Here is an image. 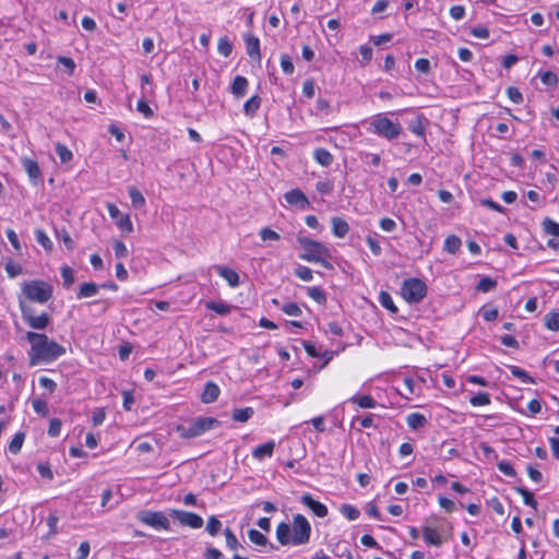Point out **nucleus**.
<instances>
[{
	"label": "nucleus",
	"mask_w": 559,
	"mask_h": 559,
	"mask_svg": "<svg viewBox=\"0 0 559 559\" xmlns=\"http://www.w3.org/2000/svg\"><path fill=\"white\" fill-rule=\"evenodd\" d=\"M25 338L31 344L28 358L32 367L39 362H51L66 354V348L46 334L28 331Z\"/></svg>",
	"instance_id": "f257e3e1"
},
{
	"label": "nucleus",
	"mask_w": 559,
	"mask_h": 559,
	"mask_svg": "<svg viewBox=\"0 0 559 559\" xmlns=\"http://www.w3.org/2000/svg\"><path fill=\"white\" fill-rule=\"evenodd\" d=\"M311 525L302 514L293 516L292 525L281 522L276 527V538L282 546H301L309 543Z\"/></svg>",
	"instance_id": "f03ea898"
},
{
	"label": "nucleus",
	"mask_w": 559,
	"mask_h": 559,
	"mask_svg": "<svg viewBox=\"0 0 559 559\" xmlns=\"http://www.w3.org/2000/svg\"><path fill=\"white\" fill-rule=\"evenodd\" d=\"M52 286L41 280H32L24 282L21 294L19 295V306L21 307V298L26 302L46 304L52 298Z\"/></svg>",
	"instance_id": "7ed1b4c3"
},
{
	"label": "nucleus",
	"mask_w": 559,
	"mask_h": 559,
	"mask_svg": "<svg viewBox=\"0 0 559 559\" xmlns=\"http://www.w3.org/2000/svg\"><path fill=\"white\" fill-rule=\"evenodd\" d=\"M298 242L304 250L299 255L301 260L319 263L328 270L333 269L326 259L331 257L330 250L323 243L307 237H298Z\"/></svg>",
	"instance_id": "20e7f679"
},
{
	"label": "nucleus",
	"mask_w": 559,
	"mask_h": 559,
	"mask_svg": "<svg viewBox=\"0 0 559 559\" xmlns=\"http://www.w3.org/2000/svg\"><path fill=\"white\" fill-rule=\"evenodd\" d=\"M219 426V421L214 417H198L188 425L181 424L176 426V431L183 439H192L200 437L204 432Z\"/></svg>",
	"instance_id": "39448f33"
},
{
	"label": "nucleus",
	"mask_w": 559,
	"mask_h": 559,
	"mask_svg": "<svg viewBox=\"0 0 559 559\" xmlns=\"http://www.w3.org/2000/svg\"><path fill=\"white\" fill-rule=\"evenodd\" d=\"M370 131L381 138L392 141L400 136L402 127L399 122L390 120L386 116L380 114L374 116L370 123Z\"/></svg>",
	"instance_id": "423d86ee"
},
{
	"label": "nucleus",
	"mask_w": 559,
	"mask_h": 559,
	"mask_svg": "<svg viewBox=\"0 0 559 559\" xmlns=\"http://www.w3.org/2000/svg\"><path fill=\"white\" fill-rule=\"evenodd\" d=\"M21 313L24 322L34 330H44L50 322L51 318L47 312L36 316L33 306L21 298Z\"/></svg>",
	"instance_id": "0eeeda50"
},
{
	"label": "nucleus",
	"mask_w": 559,
	"mask_h": 559,
	"mask_svg": "<svg viewBox=\"0 0 559 559\" xmlns=\"http://www.w3.org/2000/svg\"><path fill=\"white\" fill-rule=\"evenodd\" d=\"M401 294L407 302L417 304L426 297L427 286L419 278H407L403 282Z\"/></svg>",
	"instance_id": "6e6552de"
},
{
	"label": "nucleus",
	"mask_w": 559,
	"mask_h": 559,
	"mask_svg": "<svg viewBox=\"0 0 559 559\" xmlns=\"http://www.w3.org/2000/svg\"><path fill=\"white\" fill-rule=\"evenodd\" d=\"M138 519L142 523L150 525L154 528L169 530L170 522L167 516L159 511H141L138 513Z\"/></svg>",
	"instance_id": "1a4fd4ad"
},
{
	"label": "nucleus",
	"mask_w": 559,
	"mask_h": 559,
	"mask_svg": "<svg viewBox=\"0 0 559 559\" xmlns=\"http://www.w3.org/2000/svg\"><path fill=\"white\" fill-rule=\"evenodd\" d=\"M171 515L183 526L200 528L203 526V519L193 512L173 510Z\"/></svg>",
	"instance_id": "9d476101"
},
{
	"label": "nucleus",
	"mask_w": 559,
	"mask_h": 559,
	"mask_svg": "<svg viewBox=\"0 0 559 559\" xmlns=\"http://www.w3.org/2000/svg\"><path fill=\"white\" fill-rule=\"evenodd\" d=\"M300 501L318 518H325L329 513L326 506L316 500L310 493H304Z\"/></svg>",
	"instance_id": "9b49d317"
},
{
	"label": "nucleus",
	"mask_w": 559,
	"mask_h": 559,
	"mask_svg": "<svg viewBox=\"0 0 559 559\" xmlns=\"http://www.w3.org/2000/svg\"><path fill=\"white\" fill-rule=\"evenodd\" d=\"M285 200L290 205H297L300 209H307L309 206V201L304 192L299 189H293L285 193Z\"/></svg>",
	"instance_id": "f8f14e48"
},
{
	"label": "nucleus",
	"mask_w": 559,
	"mask_h": 559,
	"mask_svg": "<svg viewBox=\"0 0 559 559\" xmlns=\"http://www.w3.org/2000/svg\"><path fill=\"white\" fill-rule=\"evenodd\" d=\"M216 273L223 277L230 287H237L240 284L239 275L236 271L233 269H229L227 266L223 265H215L214 266Z\"/></svg>",
	"instance_id": "ddd939ff"
},
{
	"label": "nucleus",
	"mask_w": 559,
	"mask_h": 559,
	"mask_svg": "<svg viewBox=\"0 0 559 559\" xmlns=\"http://www.w3.org/2000/svg\"><path fill=\"white\" fill-rule=\"evenodd\" d=\"M429 123L424 115H418L415 119L408 122V130L417 136L425 138L426 127Z\"/></svg>",
	"instance_id": "4468645a"
},
{
	"label": "nucleus",
	"mask_w": 559,
	"mask_h": 559,
	"mask_svg": "<svg viewBox=\"0 0 559 559\" xmlns=\"http://www.w3.org/2000/svg\"><path fill=\"white\" fill-rule=\"evenodd\" d=\"M221 390L218 385L212 381L205 383L201 401L205 404L215 402L219 396Z\"/></svg>",
	"instance_id": "2eb2a0df"
},
{
	"label": "nucleus",
	"mask_w": 559,
	"mask_h": 559,
	"mask_svg": "<svg viewBox=\"0 0 559 559\" xmlns=\"http://www.w3.org/2000/svg\"><path fill=\"white\" fill-rule=\"evenodd\" d=\"M275 449V441L271 440L263 444L255 447L252 450V456L259 461H262L265 457H271L273 455Z\"/></svg>",
	"instance_id": "dca6fc26"
},
{
	"label": "nucleus",
	"mask_w": 559,
	"mask_h": 559,
	"mask_svg": "<svg viewBox=\"0 0 559 559\" xmlns=\"http://www.w3.org/2000/svg\"><path fill=\"white\" fill-rule=\"evenodd\" d=\"M21 163L31 180L36 181L40 178L41 173L36 160L28 157H23L21 158Z\"/></svg>",
	"instance_id": "f3484780"
},
{
	"label": "nucleus",
	"mask_w": 559,
	"mask_h": 559,
	"mask_svg": "<svg viewBox=\"0 0 559 559\" xmlns=\"http://www.w3.org/2000/svg\"><path fill=\"white\" fill-rule=\"evenodd\" d=\"M246 47H247V53L250 58L260 60L261 59V52H260V40L258 37L248 35L245 37Z\"/></svg>",
	"instance_id": "a211bd4d"
},
{
	"label": "nucleus",
	"mask_w": 559,
	"mask_h": 559,
	"mask_svg": "<svg viewBox=\"0 0 559 559\" xmlns=\"http://www.w3.org/2000/svg\"><path fill=\"white\" fill-rule=\"evenodd\" d=\"M331 225H332V233L337 238H344L349 230L348 223L345 219H343L342 217H337V216L332 217Z\"/></svg>",
	"instance_id": "6ab92c4d"
},
{
	"label": "nucleus",
	"mask_w": 559,
	"mask_h": 559,
	"mask_svg": "<svg viewBox=\"0 0 559 559\" xmlns=\"http://www.w3.org/2000/svg\"><path fill=\"white\" fill-rule=\"evenodd\" d=\"M423 533H424L425 543L427 545H432V546L439 547L443 544L441 536L438 534V532L435 528H432L430 526H424Z\"/></svg>",
	"instance_id": "aec40b11"
},
{
	"label": "nucleus",
	"mask_w": 559,
	"mask_h": 559,
	"mask_svg": "<svg viewBox=\"0 0 559 559\" xmlns=\"http://www.w3.org/2000/svg\"><path fill=\"white\" fill-rule=\"evenodd\" d=\"M100 286L95 283H83L76 294L78 299L93 297L98 294Z\"/></svg>",
	"instance_id": "412c9836"
},
{
	"label": "nucleus",
	"mask_w": 559,
	"mask_h": 559,
	"mask_svg": "<svg viewBox=\"0 0 559 559\" xmlns=\"http://www.w3.org/2000/svg\"><path fill=\"white\" fill-rule=\"evenodd\" d=\"M128 194L130 197L131 204L134 209H142L145 206V198L138 188H135L134 186L129 187Z\"/></svg>",
	"instance_id": "4be33fe9"
},
{
	"label": "nucleus",
	"mask_w": 559,
	"mask_h": 559,
	"mask_svg": "<svg viewBox=\"0 0 559 559\" xmlns=\"http://www.w3.org/2000/svg\"><path fill=\"white\" fill-rule=\"evenodd\" d=\"M314 160L321 166L329 167L333 163V155L325 148H316L313 151Z\"/></svg>",
	"instance_id": "5701e85b"
},
{
	"label": "nucleus",
	"mask_w": 559,
	"mask_h": 559,
	"mask_svg": "<svg viewBox=\"0 0 559 559\" xmlns=\"http://www.w3.org/2000/svg\"><path fill=\"white\" fill-rule=\"evenodd\" d=\"M248 87V80L245 76L237 75L231 84V93L236 97L245 96Z\"/></svg>",
	"instance_id": "b1692460"
},
{
	"label": "nucleus",
	"mask_w": 559,
	"mask_h": 559,
	"mask_svg": "<svg viewBox=\"0 0 559 559\" xmlns=\"http://www.w3.org/2000/svg\"><path fill=\"white\" fill-rule=\"evenodd\" d=\"M261 105V97L258 95L249 98L243 105V112L248 117H253Z\"/></svg>",
	"instance_id": "393cba45"
},
{
	"label": "nucleus",
	"mask_w": 559,
	"mask_h": 559,
	"mask_svg": "<svg viewBox=\"0 0 559 559\" xmlns=\"http://www.w3.org/2000/svg\"><path fill=\"white\" fill-rule=\"evenodd\" d=\"M406 423L412 429L423 428L427 424L426 417L420 413H412L407 415Z\"/></svg>",
	"instance_id": "a878e982"
},
{
	"label": "nucleus",
	"mask_w": 559,
	"mask_h": 559,
	"mask_svg": "<svg viewBox=\"0 0 559 559\" xmlns=\"http://www.w3.org/2000/svg\"><path fill=\"white\" fill-rule=\"evenodd\" d=\"M254 414V411L252 407H245V408H236L233 412V419L238 423H246L248 421Z\"/></svg>",
	"instance_id": "bb28decb"
},
{
	"label": "nucleus",
	"mask_w": 559,
	"mask_h": 559,
	"mask_svg": "<svg viewBox=\"0 0 559 559\" xmlns=\"http://www.w3.org/2000/svg\"><path fill=\"white\" fill-rule=\"evenodd\" d=\"M462 241L457 236L451 235L444 240V250L455 254L461 248Z\"/></svg>",
	"instance_id": "cd10ccee"
},
{
	"label": "nucleus",
	"mask_w": 559,
	"mask_h": 559,
	"mask_svg": "<svg viewBox=\"0 0 559 559\" xmlns=\"http://www.w3.org/2000/svg\"><path fill=\"white\" fill-rule=\"evenodd\" d=\"M205 307L221 316H226L231 310V307L226 302L207 301Z\"/></svg>",
	"instance_id": "c85d7f7f"
},
{
	"label": "nucleus",
	"mask_w": 559,
	"mask_h": 559,
	"mask_svg": "<svg viewBox=\"0 0 559 559\" xmlns=\"http://www.w3.org/2000/svg\"><path fill=\"white\" fill-rule=\"evenodd\" d=\"M24 439H25L24 432H22V431L16 432L14 435L13 439L11 440V442L9 443V451L12 454H17L22 449Z\"/></svg>",
	"instance_id": "c756f323"
},
{
	"label": "nucleus",
	"mask_w": 559,
	"mask_h": 559,
	"mask_svg": "<svg viewBox=\"0 0 559 559\" xmlns=\"http://www.w3.org/2000/svg\"><path fill=\"white\" fill-rule=\"evenodd\" d=\"M379 302H380V305L383 308L388 309L392 313H396L397 312V308L394 305L393 299H392L391 295L388 292H383L382 290L379 294Z\"/></svg>",
	"instance_id": "7c9ffc66"
},
{
	"label": "nucleus",
	"mask_w": 559,
	"mask_h": 559,
	"mask_svg": "<svg viewBox=\"0 0 559 559\" xmlns=\"http://www.w3.org/2000/svg\"><path fill=\"white\" fill-rule=\"evenodd\" d=\"M515 490L523 497V501L526 506L533 508L535 511L537 510V501L528 489L524 487H516Z\"/></svg>",
	"instance_id": "2f4dec72"
},
{
	"label": "nucleus",
	"mask_w": 559,
	"mask_h": 559,
	"mask_svg": "<svg viewBox=\"0 0 559 559\" xmlns=\"http://www.w3.org/2000/svg\"><path fill=\"white\" fill-rule=\"evenodd\" d=\"M542 227L547 235L559 237V223L551 218L546 217L542 223Z\"/></svg>",
	"instance_id": "473e14b6"
},
{
	"label": "nucleus",
	"mask_w": 559,
	"mask_h": 559,
	"mask_svg": "<svg viewBox=\"0 0 559 559\" xmlns=\"http://www.w3.org/2000/svg\"><path fill=\"white\" fill-rule=\"evenodd\" d=\"M497 286V281L492 280L491 277H481L479 282L476 285V289L481 293H488L492 289H495Z\"/></svg>",
	"instance_id": "72a5a7b5"
},
{
	"label": "nucleus",
	"mask_w": 559,
	"mask_h": 559,
	"mask_svg": "<svg viewBox=\"0 0 559 559\" xmlns=\"http://www.w3.org/2000/svg\"><path fill=\"white\" fill-rule=\"evenodd\" d=\"M307 294L311 299H313L314 301H317L320 305H324L326 302L325 293L317 286L308 287Z\"/></svg>",
	"instance_id": "f704fd0d"
},
{
	"label": "nucleus",
	"mask_w": 559,
	"mask_h": 559,
	"mask_svg": "<svg viewBox=\"0 0 559 559\" xmlns=\"http://www.w3.org/2000/svg\"><path fill=\"white\" fill-rule=\"evenodd\" d=\"M509 369H510L511 373L515 378H519L523 383H525V384L534 383V379L525 370L521 369L520 367L509 366Z\"/></svg>",
	"instance_id": "c9c22d12"
},
{
	"label": "nucleus",
	"mask_w": 559,
	"mask_h": 559,
	"mask_svg": "<svg viewBox=\"0 0 559 559\" xmlns=\"http://www.w3.org/2000/svg\"><path fill=\"white\" fill-rule=\"evenodd\" d=\"M350 401L357 403L361 408H374L377 406V402L371 395L354 396Z\"/></svg>",
	"instance_id": "e433bc0d"
},
{
	"label": "nucleus",
	"mask_w": 559,
	"mask_h": 559,
	"mask_svg": "<svg viewBox=\"0 0 559 559\" xmlns=\"http://www.w3.org/2000/svg\"><path fill=\"white\" fill-rule=\"evenodd\" d=\"M249 540L258 546H265L267 544V538L264 534L259 532L258 530L251 528L248 531Z\"/></svg>",
	"instance_id": "4c0bfd02"
},
{
	"label": "nucleus",
	"mask_w": 559,
	"mask_h": 559,
	"mask_svg": "<svg viewBox=\"0 0 559 559\" xmlns=\"http://www.w3.org/2000/svg\"><path fill=\"white\" fill-rule=\"evenodd\" d=\"M36 241L47 251L52 249V242L43 229L35 230Z\"/></svg>",
	"instance_id": "58836bf2"
},
{
	"label": "nucleus",
	"mask_w": 559,
	"mask_h": 559,
	"mask_svg": "<svg viewBox=\"0 0 559 559\" xmlns=\"http://www.w3.org/2000/svg\"><path fill=\"white\" fill-rule=\"evenodd\" d=\"M60 272H61V276H62V280H63V286L66 288L71 287L72 284L74 283V271H73V269L68 266V265H63L60 269Z\"/></svg>",
	"instance_id": "ea45409f"
},
{
	"label": "nucleus",
	"mask_w": 559,
	"mask_h": 559,
	"mask_svg": "<svg viewBox=\"0 0 559 559\" xmlns=\"http://www.w3.org/2000/svg\"><path fill=\"white\" fill-rule=\"evenodd\" d=\"M217 50L218 52L224 56L228 57L233 51V45L228 37H221L217 43Z\"/></svg>",
	"instance_id": "a19ab883"
},
{
	"label": "nucleus",
	"mask_w": 559,
	"mask_h": 559,
	"mask_svg": "<svg viewBox=\"0 0 559 559\" xmlns=\"http://www.w3.org/2000/svg\"><path fill=\"white\" fill-rule=\"evenodd\" d=\"M56 154L62 163H68L73 157L72 152L64 144L61 143L56 144Z\"/></svg>",
	"instance_id": "79ce46f5"
},
{
	"label": "nucleus",
	"mask_w": 559,
	"mask_h": 559,
	"mask_svg": "<svg viewBox=\"0 0 559 559\" xmlns=\"http://www.w3.org/2000/svg\"><path fill=\"white\" fill-rule=\"evenodd\" d=\"M545 325L550 331H559V312H550L546 314Z\"/></svg>",
	"instance_id": "37998d69"
},
{
	"label": "nucleus",
	"mask_w": 559,
	"mask_h": 559,
	"mask_svg": "<svg viewBox=\"0 0 559 559\" xmlns=\"http://www.w3.org/2000/svg\"><path fill=\"white\" fill-rule=\"evenodd\" d=\"M473 406H484L490 404V395L486 392H478L469 399Z\"/></svg>",
	"instance_id": "c03bdc74"
},
{
	"label": "nucleus",
	"mask_w": 559,
	"mask_h": 559,
	"mask_svg": "<svg viewBox=\"0 0 559 559\" xmlns=\"http://www.w3.org/2000/svg\"><path fill=\"white\" fill-rule=\"evenodd\" d=\"M222 528V522L216 516H210L206 523V532L216 536Z\"/></svg>",
	"instance_id": "a18cd8bd"
},
{
	"label": "nucleus",
	"mask_w": 559,
	"mask_h": 559,
	"mask_svg": "<svg viewBox=\"0 0 559 559\" xmlns=\"http://www.w3.org/2000/svg\"><path fill=\"white\" fill-rule=\"evenodd\" d=\"M341 513L347 518L349 521H354L359 518V510L352 504H342Z\"/></svg>",
	"instance_id": "49530a36"
},
{
	"label": "nucleus",
	"mask_w": 559,
	"mask_h": 559,
	"mask_svg": "<svg viewBox=\"0 0 559 559\" xmlns=\"http://www.w3.org/2000/svg\"><path fill=\"white\" fill-rule=\"evenodd\" d=\"M538 78L547 86H556L558 84V78L551 71L539 72Z\"/></svg>",
	"instance_id": "de8ad7c7"
},
{
	"label": "nucleus",
	"mask_w": 559,
	"mask_h": 559,
	"mask_svg": "<svg viewBox=\"0 0 559 559\" xmlns=\"http://www.w3.org/2000/svg\"><path fill=\"white\" fill-rule=\"evenodd\" d=\"M116 224L122 231H133V225L128 214L120 215V217L116 219Z\"/></svg>",
	"instance_id": "09e8293b"
},
{
	"label": "nucleus",
	"mask_w": 559,
	"mask_h": 559,
	"mask_svg": "<svg viewBox=\"0 0 559 559\" xmlns=\"http://www.w3.org/2000/svg\"><path fill=\"white\" fill-rule=\"evenodd\" d=\"M295 275L305 282H310L313 278L311 269L305 265H298L295 269Z\"/></svg>",
	"instance_id": "8fccbe9b"
},
{
	"label": "nucleus",
	"mask_w": 559,
	"mask_h": 559,
	"mask_svg": "<svg viewBox=\"0 0 559 559\" xmlns=\"http://www.w3.org/2000/svg\"><path fill=\"white\" fill-rule=\"evenodd\" d=\"M282 311L287 316L299 317L302 311L296 302H287L282 307Z\"/></svg>",
	"instance_id": "3c124183"
},
{
	"label": "nucleus",
	"mask_w": 559,
	"mask_h": 559,
	"mask_svg": "<svg viewBox=\"0 0 559 559\" xmlns=\"http://www.w3.org/2000/svg\"><path fill=\"white\" fill-rule=\"evenodd\" d=\"M281 68L283 72L287 75H290L294 73V64L292 61V58L288 55H282L281 56Z\"/></svg>",
	"instance_id": "603ef678"
},
{
	"label": "nucleus",
	"mask_w": 559,
	"mask_h": 559,
	"mask_svg": "<svg viewBox=\"0 0 559 559\" xmlns=\"http://www.w3.org/2000/svg\"><path fill=\"white\" fill-rule=\"evenodd\" d=\"M32 406H33V409L35 411V413H37L39 415L46 416L48 414V405H47L46 401H44V400H40V399L33 400Z\"/></svg>",
	"instance_id": "864d4df0"
},
{
	"label": "nucleus",
	"mask_w": 559,
	"mask_h": 559,
	"mask_svg": "<svg viewBox=\"0 0 559 559\" xmlns=\"http://www.w3.org/2000/svg\"><path fill=\"white\" fill-rule=\"evenodd\" d=\"M62 423L59 418H52L49 423L48 435L50 437H59L61 432Z\"/></svg>",
	"instance_id": "5fc2aeb1"
},
{
	"label": "nucleus",
	"mask_w": 559,
	"mask_h": 559,
	"mask_svg": "<svg viewBox=\"0 0 559 559\" xmlns=\"http://www.w3.org/2000/svg\"><path fill=\"white\" fill-rule=\"evenodd\" d=\"M5 271L9 277L14 278L17 275L22 274L23 269L20 264L12 262L11 260L5 264Z\"/></svg>",
	"instance_id": "6e6d98bb"
},
{
	"label": "nucleus",
	"mask_w": 559,
	"mask_h": 559,
	"mask_svg": "<svg viewBox=\"0 0 559 559\" xmlns=\"http://www.w3.org/2000/svg\"><path fill=\"white\" fill-rule=\"evenodd\" d=\"M498 469L506 476H509V477L516 476L515 469L513 468L512 464L508 461L503 460V461L499 462Z\"/></svg>",
	"instance_id": "4d7b16f0"
},
{
	"label": "nucleus",
	"mask_w": 559,
	"mask_h": 559,
	"mask_svg": "<svg viewBox=\"0 0 559 559\" xmlns=\"http://www.w3.org/2000/svg\"><path fill=\"white\" fill-rule=\"evenodd\" d=\"M359 52L361 55V60H360V63L362 66L369 63L372 59V55H373V51H372V48L367 46V45H362L359 47Z\"/></svg>",
	"instance_id": "13d9d810"
},
{
	"label": "nucleus",
	"mask_w": 559,
	"mask_h": 559,
	"mask_svg": "<svg viewBox=\"0 0 559 559\" xmlns=\"http://www.w3.org/2000/svg\"><path fill=\"white\" fill-rule=\"evenodd\" d=\"M507 95L514 104H521L523 102V95L519 88L510 86L507 88Z\"/></svg>",
	"instance_id": "bf43d9fd"
},
{
	"label": "nucleus",
	"mask_w": 559,
	"mask_h": 559,
	"mask_svg": "<svg viewBox=\"0 0 559 559\" xmlns=\"http://www.w3.org/2000/svg\"><path fill=\"white\" fill-rule=\"evenodd\" d=\"M57 236L63 241L68 250L71 251L74 249V241L64 228H62L60 231H57Z\"/></svg>",
	"instance_id": "052dcab7"
},
{
	"label": "nucleus",
	"mask_w": 559,
	"mask_h": 559,
	"mask_svg": "<svg viewBox=\"0 0 559 559\" xmlns=\"http://www.w3.org/2000/svg\"><path fill=\"white\" fill-rule=\"evenodd\" d=\"M136 110L144 115L145 118L153 117L154 112L148 106L147 102L145 99H140L136 104Z\"/></svg>",
	"instance_id": "680f3d73"
},
{
	"label": "nucleus",
	"mask_w": 559,
	"mask_h": 559,
	"mask_svg": "<svg viewBox=\"0 0 559 559\" xmlns=\"http://www.w3.org/2000/svg\"><path fill=\"white\" fill-rule=\"evenodd\" d=\"M260 237L263 241H267V240L275 241L281 238L276 231H274L273 229H271L269 227H264L260 230Z\"/></svg>",
	"instance_id": "e2e57ef3"
},
{
	"label": "nucleus",
	"mask_w": 559,
	"mask_h": 559,
	"mask_svg": "<svg viewBox=\"0 0 559 559\" xmlns=\"http://www.w3.org/2000/svg\"><path fill=\"white\" fill-rule=\"evenodd\" d=\"M224 534H225V537H226V545H227V547L230 548V549H237V547L239 546V543H238V539L235 536V534L231 532V530L227 527L224 531Z\"/></svg>",
	"instance_id": "0e129e2a"
},
{
	"label": "nucleus",
	"mask_w": 559,
	"mask_h": 559,
	"mask_svg": "<svg viewBox=\"0 0 559 559\" xmlns=\"http://www.w3.org/2000/svg\"><path fill=\"white\" fill-rule=\"evenodd\" d=\"M333 183L329 180L319 181L316 183L317 191L324 195L330 194L333 191Z\"/></svg>",
	"instance_id": "69168bd1"
},
{
	"label": "nucleus",
	"mask_w": 559,
	"mask_h": 559,
	"mask_svg": "<svg viewBox=\"0 0 559 559\" xmlns=\"http://www.w3.org/2000/svg\"><path fill=\"white\" fill-rule=\"evenodd\" d=\"M37 472L43 478L51 480L53 478L52 471L48 463H39L37 465Z\"/></svg>",
	"instance_id": "338daca9"
},
{
	"label": "nucleus",
	"mask_w": 559,
	"mask_h": 559,
	"mask_svg": "<svg viewBox=\"0 0 559 559\" xmlns=\"http://www.w3.org/2000/svg\"><path fill=\"white\" fill-rule=\"evenodd\" d=\"M205 559H224V555L215 547H207L204 554Z\"/></svg>",
	"instance_id": "774afa93"
}]
</instances>
